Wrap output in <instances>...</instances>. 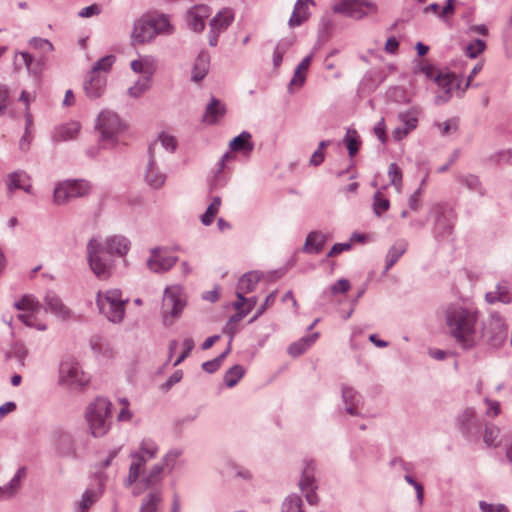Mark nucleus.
I'll return each mask as SVG.
<instances>
[{
  "label": "nucleus",
  "instance_id": "obj_1",
  "mask_svg": "<svg viewBox=\"0 0 512 512\" xmlns=\"http://www.w3.org/2000/svg\"><path fill=\"white\" fill-rule=\"evenodd\" d=\"M476 321L475 312L461 305H451L446 310V325L449 333L465 348L475 343Z\"/></svg>",
  "mask_w": 512,
  "mask_h": 512
},
{
  "label": "nucleus",
  "instance_id": "obj_2",
  "mask_svg": "<svg viewBox=\"0 0 512 512\" xmlns=\"http://www.w3.org/2000/svg\"><path fill=\"white\" fill-rule=\"evenodd\" d=\"M159 453V447L157 443L152 439H143L137 451L131 454V464L129 468V474L127 482L129 484L136 483L140 485V489L136 493H140V490L145 489L141 479L143 476L148 474L145 465L148 461L156 458Z\"/></svg>",
  "mask_w": 512,
  "mask_h": 512
},
{
  "label": "nucleus",
  "instance_id": "obj_3",
  "mask_svg": "<svg viewBox=\"0 0 512 512\" xmlns=\"http://www.w3.org/2000/svg\"><path fill=\"white\" fill-rule=\"evenodd\" d=\"M95 129L99 133L102 146L109 148L118 142L119 136L125 130V125L116 113L105 110L98 115Z\"/></svg>",
  "mask_w": 512,
  "mask_h": 512
},
{
  "label": "nucleus",
  "instance_id": "obj_4",
  "mask_svg": "<svg viewBox=\"0 0 512 512\" xmlns=\"http://www.w3.org/2000/svg\"><path fill=\"white\" fill-rule=\"evenodd\" d=\"M110 409L111 403L105 398H97L88 406L86 418L93 436L100 437L108 431Z\"/></svg>",
  "mask_w": 512,
  "mask_h": 512
},
{
  "label": "nucleus",
  "instance_id": "obj_5",
  "mask_svg": "<svg viewBox=\"0 0 512 512\" xmlns=\"http://www.w3.org/2000/svg\"><path fill=\"white\" fill-rule=\"evenodd\" d=\"M97 304L100 312L111 322L122 321L125 314V301L122 299L120 290H109L102 294L98 293Z\"/></svg>",
  "mask_w": 512,
  "mask_h": 512
},
{
  "label": "nucleus",
  "instance_id": "obj_6",
  "mask_svg": "<svg viewBox=\"0 0 512 512\" xmlns=\"http://www.w3.org/2000/svg\"><path fill=\"white\" fill-rule=\"evenodd\" d=\"M185 306L182 291L179 286L166 288L162 301L163 320L165 325H171L181 314Z\"/></svg>",
  "mask_w": 512,
  "mask_h": 512
},
{
  "label": "nucleus",
  "instance_id": "obj_7",
  "mask_svg": "<svg viewBox=\"0 0 512 512\" xmlns=\"http://www.w3.org/2000/svg\"><path fill=\"white\" fill-rule=\"evenodd\" d=\"M88 261L91 270L99 279H107L111 274V263L106 257V250L95 239L87 246Z\"/></svg>",
  "mask_w": 512,
  "mask_h": 512
},
{
  "label": "nucleus",
  "instance_id": "obj_8",
  "mask_svg": "<svg viewBox=\"0 0 512 512\" xmlns=\"http://www.w3.org/2000/svg\"><path fill=\"white\" fill-rule=\"evenodd\" d=\"M333 12L359 20L368 13H376L377 5L365 0H341L333 5Z\"/></svg>",
  "mask_w": 512,
  "mask_h": 512
},
{
  "label": "nucleus",
  "instance_id": "obj_9",
  "mask_svg": "<svg viewBox=\"0 0 512 512\" xmlns=\"http://www.w3.org/2000/svg\"><path fill=\"white\" fill-rule=\"evenodd\" d=\"M171 28L168 15L150 12L135 20L133 32H168Z\"/></svg>",
  "mask_w": 512,
  "mask_h": 512
},
{
  "label": "nucleus",
  "instance_id": "obj_10",
  "mask_svg": "<svg viewBox=\"0 0 512 512\" xmlns=\"http://www.w3.org/2000/svg\"><path fill=\"white\" fill-rule=\"evenodd\" d=\"M91 187L87 181L75 180L59 183L54 190V202L64 204L74 198L87 195Z\"/></svg>",
  "mask_w": 512,
  "mask_h": 512
},
{
  "label": "nucleus",
  "instance_id": "obj_11",
  "mask_svg": "<svg viewBox=\"0 0 512 512\" xmlns=\"http://www.w3.org/2000/svg\"><path fill=\"white\" fill-rule=\"evenodd\" d=\"M89 376L80 368L79 364L67 360L60 365V381L69 387H83L88 384Z\"/></svg>",
  "mask_w": 512,
  "mask_h": 512
},
{
  "label": "nucleus",
  "instance_id": "obj_12",
  "mask_svg": "<svg viewBox=\"0 0 512 512\" xmlns=\"http://www.w3.org/2000/svg\"><path fill=\"white\" fill-rule=\"evenodd\" d=\"M179 456V452L170 451L163 458L162 463L155 464L149 471L148 474L143 476L141 482L144 488L154 487L163 478L166 470H171Z\"/></svg>",
  "mask_w": 512,
  "mask_h": 512
},
{
  "label": "nucleus",
  "instance_id": "obj_13",
  "mask_svg": "<svg viewBox=\"0 0 512 512\" xmlns=\"http://www.w3.org/2000/svg\"><path fill=\"white\" fill-rule=\"evenodd\" d=\"M18 310L25 312L18 315V318L28 327H35L39 330H45L46 326L37 321L36 313L39 310V305L30 296H25L21 301L15 303Z\"/></svg>",
  "mask_w": 512,
  "mask_h": 512
},
{
  "label": "nucleus",
  "instance_id": "obj_14",
  "mask_svg": "<svg viewBox=\"0 0 512 512\" xmlns=\"http://www.w3.org/2000/svg\"><path fill=\"white\" fill-rule=\"evenodd\" d=\"M176 261L177 258L168 254L165 249L155 248L151 250V255L146 264L151 271L160 273L169 270Z\"/></svg>",
  "mask_w": 512,
  "mask_h": 512
},
{
  "label": "nucleus",
  "instance_id": "obj_15",
  "mask_svg": "<svg viewBox=\"0 0 512 512\" xmlns=\"http://www.w3.org/2000/svg\"><path fill=\"white\" fill-rule=\"evenodd\" d=\"M238 300L234 303V308L237 313L233 315L226 325L225 331L233 337L236 333L235 324L239 322L245 315H247L256 305V298H244L241 293H237Z\"/></svg>",
  "mask_w": 512,
  "mask_h": 512
},
{
  "label": "nucleus",
  "instance_id": "obj_16",
  "mask_svg": "<svg viewBox=\"0 0 512 512\" xmlns=\"http://www.w3.org/2000/svg\"><path fill=\"white\" fill-rule=\"evenodd\" d=\"M106 86V77L103 74H97L95 71H90L87 79L84 82V90L86 95L91 99L100 97Z\"/></svg>",
  "mask_w": 512,
  "mask_h": 512
},
{
  "label": "nucleus",
  "instance_id": "obj_17",
  "mask_svg": "<svg viewBox=\"0 0 512 512\" xmlns=\"http://www.w3.org/2000/svg\"><path fill=\"white\" fill-rule=\"evenodd\" d=\"M314 5L313 0H297L293 12L289 18L288 24L290 28L300 26L310 17L309 6Z\"/></svg>",
  "mask_w": 512,
  "mask_h": 512
},
{
  "label": "nucleus",
  "instance_id": "obj_18",
  "mask_svg": "<svg viewBox=\"0 0 512 512\" xmlns=\"http://www.w3.org/2000/svg\"><path fill=\"white\" fill-rule=\"evenodd\" d=\"M226 113L225 105L218 99L212 97L203 115V122L209 125L215 124Z\"/></svg>",
  "mask_w": 512,
  "mask_h": 512
},
{
  "label": "nucleus",
  "instance_id": "obj_19",
  "mask_svg": "<svg viewBox=\"0 0 512 512\" xmlns=\"http://www.w3.org/2000/svg\"><path fill=\"white\" fill-rule=\"evenodd\" d=\"M8 191L11 193L15 189H22L26 193H32V185L30 183V177L23 172H15L8 177Z\"/></svg>",
  "mask_w": 512,
  "mask_h": 512
},
{
  "label": "nucleus",
  "instance_id": "obj_20",
  "mask_svg": "<svg viewBox=\"0 0 512 512\" xmlns=\"http://www.w3.org/2000/svg\"><path fill=\"white\" fill-rule=\"evenodd\" d=\"M80 131L78 122H69L56 127L54 131V140L57 142L74 139Z\"/></svg>",
  "mask_w": 512,
  "mask_h": 512
},
{
  "label": "nucleus",
  "instance_id": "obj_21",
  "mask_svg": "<svg viewBox=\"0 0 512 512\" xmlns=\"http://www.w3.org/2000/svg\"><path fill=\"white\" fill-rule=\"evenodd\" d=\"M104 249L108 254H117L123 256L129 249V243L122 236H112L107 238Z\"/></svg>",
  "mask_w": 512,
  "mask_h": 512
},
{
  "label": "nucleus",
  "instance_id": "obj_22",
  "mask_svg": "<svg viewBox=\"0 0 512 512\" xmlns=\"http://www.w3.org/2000/svg\"><path fill=\"white\" fill-rule=\"evenodd\" d=\"M327 241V236L319 231H314L308 234L304 250L308 253H319Z\"/></svg>",
  "mask_w": 512,
  "mask_h": 512
},
{
  "label": "nucleus",
  "instance_id": "obj_23",
  "mask_svg": "<svg viewBox=\"0 0 512 512\" xmlns=\"http://www.w3.org/2000/svg\"><path fill=\"white\" fill-rule=\"evenodd\" d=\"M210 56L207 53L201 52L194 63L192 69V80L194 82L201 81L209 70Z\"/></svg>",
  "mask_w": 512,
  "mask_h": 512
},
{
  "label": "nucleus",
  "instance_id": "obj_24",
  "mask_svg": "<svg viewBox=\"0 0 512 512\" xmlns=\"http://www.w3.org/2000/svg\"><path fill=\"white\" fill-rule=\"evenodd\" d=\"M313 480V467L309 464L303 471L302 478L300 480V488L305 492L306 500L311 505L317 503V496L313 491H306V489L312 486Z\"/></svg>",
  "mask_w": 512,
  "mask_h": 512
},
{
  "label": "nucleus",
  "instance_id": "obj_25",
  "mask_svg": "<svg viewBox=\"0 0 512 512\" xmlns=\"http://www.w3.org/2000/svg\"><path fill=\"white\" fill-rule=\"evenodd\" d=\"M234 20V13L231 9H223L218 12L210 21L212 30L227 29Z\"/></svg>",
  "mask_w": 512,
  "mask_h": 512
},
{
  "label": "nucleus",
  "instance_id": "obj_26",
  "mask_svg": "<svg viewBox=\"0 0 512 512\" xmlns=\"http://www.w3.org/2000/svg\"><path fill=\"white\" fill-rule=\"evenodd\" d=\"M45 302L47 305V310L50 312L55 313L63 319L69 317V309L61 302L58 296L54 294H47Z\"/></svg>",
  "mask_w": 512,
  "mask_h": 512
},
{
  "label": "nucleus",
  "instance_id": "obj_27",
  "mask_svg": "<svg viewBox=\"0 0 512 512\" xmlns=\"http://www.w3.org/2000/svg\"><path fill=\"white\" fill-rule=\"evenodd\" d=\"M486 299L490 303H493L496 300L503 303H509L512 300V289L507 283H500L497 286L496 292H490L486 294Z\"/></svg>",
  "mask_w": 512,
  "mask_h": 512
},
{
  "label": "nucleus",
  "instance_id": "obj_28",
  "mask_svg": "<svg viewBox=\"0 0 512 512\" xmlns=\"http://www.w3.org/2000/svg\"><path fill=\"white\" fill-rule=\"evenodd\" d=\"M251 135L248 132H242L230 142L232 151H244L250 153L253 150V144L250 142Z\"/></svg>",
  "mask_w": 512,
  "mask_h": 512
},
{
  "label": "nucleus",
  "instance_id": "obj_29",
  "mask_svg": "<svg viewBox=\"0 0 512 512\" xmlns=\"http://www.w3.org/2000/svg\"><path fill=\"white\" fill-rule=\"evenodd\" d=\"M260 280V276L256 272H249L244 274L238 282L237 293H249L254 290L255 286Z\"/></svg>",
  "mask_w": 512,
  "mask_h": 512
},
{
  "label": "nucleus",
  "instance_id": "obj_30",
  "mask_svg": "<svg viewBox=\"0 0 512 512\" xmlns=\"http://www.w3.org/2000/svg\"><path fill=\"white\" fill-rule=\"evenodd\" d=\"M145 179L150 187L158 189L164 184L166 176L158 171L153 161H150Z\"/></svg>",
  "mask_w": 512,
  "mask_h": 512
},
{
  "label": "nucleus",
  "instance_id": "obj_31",
  "mask_svg": "<svg viewBox=\"0 0 512 512\" xmlns=\"http://www.w3.org/2000/svg\"><path fill=\"white\" fill-rule=\"evenodd\" d=\"M317 337L318 334L315 333L313 336L304 337L294 342L288 348L289 354L294 357L301 355L315 342Z\"/></svg>",
  "mask_w": 512,
  "mask_h": 512
},
{
  "label": "nucleus",
  "instance_id": "obj_32",
  "mask_svg": "<svg viewBox=\"0 0 512 512\" xmlns=\"http://www.w3.org/2000/svg\"><path fill=\"white\" fill-rule=\"evenodd\" d=\"M312 56H306L301 63L297 66L293 79L291 80L292 85L302 86L306 79V73L311 64Z\"/></svg>",
  "mask_w": 512,
  "mask_h": 512
},
{
  "label": "nucleus",
  "instance_id": "obj_33",
  "mask_svg": "<svg viewBox=\"0 0 512 512\" xmlns=\"http://www.w3.org/2000/svg\"><path fill=\"white\" fill-rule=\"evenodd\" d=\"M26 469L24 467L20 468L10 484L4 488H0V497H11L19 488L20 481L25 477Z\"/></svg>",
  "mask_w": 512,
  "mask_h": 512
},
{
  "label": "nucleus",
  "instance_id": "obj_34",
  "mask_svg": "<svg viewBox=\"0 0 512 512\" xmlns=\"http://www.w3.org/2000/svg\"><path fill=\"white\" fill-rule=\"evenodd\" d=\"M406 249L407 244L404 242H397L390 248L386 257L387 270L390 269L398 261V259L405 253Z\"/></svg>",
  "mask_w": 512,
  "mask_h": 512
},
{
  "label": "nucleus",
  "instance_id": "obj_35",
  "mask_svg": "<svg viewBox=\"0 0 512 512\" xmlns=\"http://www.w3.org/2000/svg\"><path fill=\"white\" fill-rule=\"evenodd\" d=\"M344 141L348 149L349 156L353 157L358 152L359 146L361 144L357 131L348 129Z\"/></svg>",
  "mask_w": 512,
  "mask_h": 512
},
{
  "label": "nucleus",
  "instance_id": "obj_36",
  "mask_svg": "<svg viewBox=\"0 0 512 512\" xmlns=\"http://www.w3.org/2000/svg\"><path fill=\"white\" fill-rule=\"evenodd\" d=\"M220 206L221 199L219 197H215L208 206L206 212L201 216V222L206 226L210 225L218 214Z\"/></svg>",
  "mask_w": 512,
  "mask_h": 512
},
{
  "label": "nucleus",
  "instance_id": "obj_37",
  "mask_svg": "<svg viewBox=\"0 0 512 512\" xmlns=\"http://www.w3.org/2000/svg\"><path fill=\"white\" fill-rule=\"evenodd\" d=\"M244 375V369L240 365L230 368L224 376V382L229 387H234Z\"/></svg>",
  "mask_w": 512,
  "mask_h": 512
},
{
  "label": "nucleus",
  "instance_id": "obj_38",
  "mask_svg": "<svg viewBox=\"0 0 512 512\" xmlns=\"http://www.w3.org/2000/svg\"><path fill=\"white\" fill-rule=\"evenodd\" d=\"M186 21L194 32H201L205 27L203 16L199 15L195 10H190L186 15Z\"/></svg>",
  "mask_w": 512,
  "mask_h": 512
},
{
  "label": "nucleus",
  "instance_id": "obj_39",
  "mask_svg": "<svg viewBox=\"0 0 512 512\" xmlns=\"http://www.w3.org/2000/svg\"><path fill=\"white\" fill-rule=\"evenodd\" d=\"M160 503V494L157 492L150 493L148 497L144 500L140 508V512H157Z\"/></svg>",
  "mask_w": 512,
  "mask_h": 512
},
{
  "label": "nucleus",
  "instance_id": "obj_40",
  "mask_svg": "<svg viewBox=\"0 0 512 512\" xmlns=\"http://www.w3.org/2000/svg\"><path fill=\"white\" fill-rule=\"evenodd\" d=\"M438 84V86L444 90L445 93L449 94L452 90V88L455 86L456 77L453 74L445 73L441 74L439 73L436 76L435 80Z\"/></svg>",
  "mask_w": 512,
  "mask_h": 512
},
{
  "label": "nucleus",
  "instance_id": "obj_41",
  "mask_svg": "<svg viewBox=\"0 0 512 512\" xmlns=\"http://www.w3.org/2000/svg\"><path fill=\"white\" fill-rule=\"evenodd\" d=\"M388 176L390 178V184L395 186L398 193L402 190V172L395 163H391L388 168Z\"/></svg>",
  "mask_w": 512,
  "mask_h": 512
},
{
  "label": "nucleus",
  "instance_id": "obj_42",
  "mask_svg": "<svg viewBox=\"0 0 512 512\" xmlns=\"http://www.w3.org/2000/svg\"><path fill=\"white\" fill-rule=\"evenodd\" d=\"M115 62V57L112 55L105 56L98 60L93 66L91 71H95L97 74H106L111 69L113 63Z\"/></svg>",
  "mask_w": 512,
  "mask_h": 512
},
{
  "label": "nucleus",
  "instance_id": "obj_43",
  "mask_svg": "<svg viewBox=\"0 0 512 512\" xmlns=\"http://www.w3.org/2000/svg\"><path fill=\"white\" fill-rule=\"evenodd\" d=\"M374 212L377 216H381L384 212H386L390 207V202L387 198H385L382 192L377 191L374 195Z\"/></svg>",
  "mask_w": 512,
  "mask_h": 512
},
{
  "label": "nucleus",
  "instance_id": "obj_44",
  "mask_svg": "<svg viewBox=\"0 0 512 512\" xmlns=\"http://www.w3.org/2000/svg\"><path fill=\"white\" fill-rule=\"evenodd\" d=\"M399 120L409 131H413L418 125V115L415 111L399 114Z\"/></svg>",
  "mask_w": 512,
  "mask_h": 512
},
{
  "label": "nucleus",
  "instance_id": "obj_45",
  "mask_svg": "<svg viewBox=\"0 0 512 512\" xmlns=\"http://www.w3.org/2000/svg\"><path fill=\"white\" fill-rule=\"evenodd\" d=\"M101 491L96 492L94 490H86L82 496V500L79 504L81 512H87L89 507L97 500Z\"/></svg>",
  "mask_w": 512,
  "mask_h": 512
},
{
  "label": "nucleus",
  "instance_id": "obj_46",
  "mask_svg": "<svg viewBox=\"0 0 512 512\" xmlns=\"http://www.w3.org/2000/svg\"><path fill=\"white\" fill-rule=\"evenodd\" d=\"M131 69L136 73H142L145 77L150 79V76L153 73V67L147 61L142 60H133L131 62Z\"/></svg>",
  "mask_w": 512,
  "mask_h": 512
},
{
  "label": "nucleus",
  "instance_id": "obj_47",
  "mask_svg": "<svg viewBox=\"0 0 512 512\" xmlns=\"http://www.w3.org/2000/svg\"><path fill=\"white\" fill-rule=\"evenodd\" d=\"M302 501L298 496L288 497L282 506L283 512H302Z\"/></svg>",
  "mask_w": 512,
  "mask_h": 512
},
{
  "label": "nucleus",
  "instance_id": "obj_48",
  "mask_svg": "<svg viewBox=\"0 0 512 512\" xmlns=\"http://www.w3.org/2000/svg\"><path fill=\"white\" fill-rule=\"evenodd\" d=\"M415 72L422 73L428 79H435V80H436V76L439 74L437 72L436 68L427 61H419L417 64V70Z\"/></svg>",
  "mask_w": 512,
  "mask_h": 512
},
{
  "label": "nucleus",
  "instance_id": "obj_49",
  "mask_svg": "<svg viewBox=\"0 0 512 512\" xmlns=\"http://www.w3.org/2000/svg\"><path fill=\"white\" fill-rule=\"evenodd\" d=\"M486 48L485 43L482 40H475L466 46V54L470 58H476Z\"/></svg>",
  "mask_w": 512,
  "mask_h": 512
},
{
  "label": "nucleus",
  "instance_id": "obj_50",
  "mask_svg": "<svg viewBox=\"0 0 512 512\" xmlns=\"http://www.w3.org/2000/svg\"><path fill=\"white\" fill-rule=\"evenodd\" d=\"M344 401L347 404V411L349 414H356L355 407L353 405L355 398L357 397V393L352 388H344L342 391Z\"/></svg>",
  "mask_w": 512,
  "mask_h": 512
},
{
  "label": "nucleus",
  "instance_id": "obj_51",
  "mask_svg": "<svg viewBox=\"0 0 512 512\" xmlns=\"http://www.w3.org/2000/svg\"><path fill=\"white\" fill-rule=\"evenodd\" d=\"M230 351V348H228L225 352H223L220 356H218L217 358L211 360V361H207V362H204L202 364V368L209 372V373H213L215 372L222 364L224 358L226 357V355L229 353Z\"/></svg>",
  "mask_w": 512,
  "mask_h": 512
},
{
  "label": "nucleus",
  "instance_id": "obj_52",
  "mask_svg": "<svg viewBox=\"0 0 512 512\" xmlns=\"http://www.w3.org/2000/svg\"><path fill=\"white\" fill-rule=\"evenodd\" d=\"M499 429L494 426L486 427L485 433H484V442L488 446H497L498 443L496 442L498 436H499Z\"/></svg>",
  "mask_w": 512,
  "mask_h": 512
},
{
  "label": "nucleus",
  "instance_id": "obj_53",
  "mask_svg": "<svg viewBox=\"0 0 512 512\" xmlns=\"http://www.w3.org/2000/svg\"><path fill=\"white\" fill-rule=\"evenodd\" d=\"M30 45L35 50H39V51H41L43 53L50 52L52 50V48H53L52 44L48 40L42 39V38H39V37H34L30 41Z\"/></svg>",
  "mask_w": 512,
  "mask_h": 512
},
{
  "label": "nucleus",
  "instance_id": "obj_54",
  "mask_svg": "<svg viewBox=\"0 0 512 512\" xmlns=\"http://www.w3.org/2000/svg\"><path fill=\"white\" fill-rule=\"evenodd\" d=\"M28 351L22 344H15L8 354L9 358H16L21 362V365H24V359L27 356Z\"/></svg>",
  "mask_w": 512,
  "mask_h": 512
},
{
  "label": "nucleus",
  "instance_id": "obj_55",
  "mask_svg": "<svg viewBox=\"0 0 512 512\" xmlns=\"http://www.w3.org/2000/svg\"><path fill=\"white\" fill-rule=\"evenodd\" d=\"M148 77H145L142 81L137 82L134 86L129 89V94L133 97L140 96L143 92H145L149 88Z\"/></svg>",
  "mask_w": 512,
  "mask_h": 512
},
{
  "label": "nucleus",
  "instance_id": "obj_56",
  "mask_svg": "<svg viewBox=\"0 0 512 512\" xmlns=\"http://www.w3.org/2000/svg\"><path fill=\"white\" fill-rule=\"evenodd\" d=\"M329 144V141H321L319 143V147L318 149L313 153L311 159H310V163L317 166L319 164H321L324 160V149L326 148V146Z\"/></svg>",
  "mask_w": 512,
  "mask_h": 512
},
{
  "label": "nucleus",
  "instance_id": "obj_57",
  "mask_svg": "<svg viewBox=\"0 0 512 512\" xmlns=\"http://www.w3.org/2000/svg\"><path fill=\"white\" fill-rule=\"evenodd\" d=\"M374 134L376 137L382 142L386 143L387 136H386V124L384 118H381L374 126Z\"/></svg>",
  "mask_w": 512,
  "mask_h": 512
},
{
  "label": "nucleus",
  "instance_id": "obj_58",
  "mask_svg": "<svg viewBox=\"0 0 512 512\" xmlns=\"http://www.w3.org/2000/svg\"><path fill=\"white\" fill-rule=\"evenodd\" d=\"M184 351L174 362V366L179 365L191 352L194 347V341L191 338H187L183 341Z\"/></svg>",
  "mask_w": 512,
  "mask_h": 512
},
{
  "label": "nucleus",
  "instance_id": "obj_59",
  "mask_svg": "<svg viewBox=\"0 0 512 512\" xmlns=\"http://www.w3.org/2000/svg\"><path fill=\"white\" fill-rule=\"evenodd\" d=\"M119 404L121 405V408H120V411H119L118 419L120 421L130 420L131 417H132V414L128 410L129 402L126 399H120L119 400Z\"/></svg>",
  "mask_w": 512,
  "mask_h": 512
},
{
  "label": "nucleus",
  "instance_id": "obj_60",
  "mask_svg": "<svg viewBox=\"0 0 512 512\" xmlns=\"http://www.w3.org/2000/svg\"><path fill=\"white\" fill-rule=\"evenodd\" d=\"M275 300H276V292L270 293L266 297L265 303L260 307V309L258 310L256 315L250 320V322L255 321L261 314H263L264 311L275 302Z\"/></svg>",
  "mask_w": 512,
  "mask_h": 512
},
{
  "label": "nucleus",
  "instance_id": "obj_61",
  "mask_svg": "<svg viewBox=\"0 0 512 512\" xmlns=\"http://www.w3.org/2000/svg\"><path fill=\"white\" fill-rule=\"evenodd\" d=\"M485 403L487 405L486 414L488 416L496 417L497 415L500 414L501 408L499 402L485 399Z\"/></svg>",
  "mask_w": 512,
  "mask_h": 512
},
{
  "label": "nucleus",
  "instance_id": "obj_62",
  "mask_svg": "<svg viewBox=\"0 0 512 512\" xmlns=\"http://www.w3.org/2000/svg\"><path fill=\"white\" fill-rule=\"evenodd\" d=\"M159 140H160L161 144L163 145V147L166 148L167 150L173 151L176 147V141L173 136L162 133L159 136Z\"/></svg>",
  "mask_w": 512,
  "mask_h": 512
},
{
  "label": "nucleus",
  "instance_id": "obj_63",
  "mask_svg": "<svg viewBox=\"0 0 512 512\" xmlns=\"http://www.w3.org/2000/svg\"><path fill=\"white\" fill-rule=\"evenodd\" d=\"M350 289V283L346 279L337 281L331 288L333 294L346 293Z\"/></svg>",
  "mask_w": 512,
  "mask_h": 512
},
{
  "label": "nucleus",
  "instance_id": "obj_64",
  "mask_svg": "<svg viewBox=\"0 0 512 512\" xmlns=\"http://www.w3.org/2000/svg\"><path fill=\"white\" fill-rule=\"evenodd\" d=\"M100 13V7L96 4H92L80 10L78 15L82 18L91 17Z\"/></svg>",
  "mask_w": 512,
  "mask_h": 512
}]
</instances>
